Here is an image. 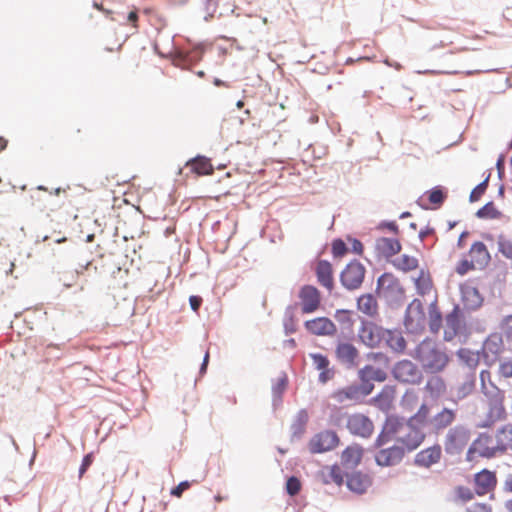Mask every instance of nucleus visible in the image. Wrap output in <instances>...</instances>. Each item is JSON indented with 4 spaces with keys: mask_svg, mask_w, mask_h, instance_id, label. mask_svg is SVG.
I'll return each instance as SVG.
<instances>
[{
    "mask_svg": "<svg viewBox=\"0 0 512 512\" xmlns=\"http://www.w3.org/2000/svg\"><path fill=\"white\" fill-rule=\"evenodd\" d=\"M496 438L501 453L509 447L512 448V425H507L499 430V432L496 434Z\"/></svg>",
    "mask_w": 512,
    "mask_h": 512,
    "instance_id": "obj_34",
    "label": "nucleus"
},
{
    "mask_svg": "<svg viewBox=\"0 0 512 512\" xmlns=\"http://www.w3.org/2000/svg\"><path fill=\"white\" fill-rule=\"evenodd\" d=\"M440 457V446H433L419 452L415 457V462L420 466L430 467L431 465L437 463Z\"/></svg>",
    "mask_w": 512,
    "mask_h": 512,
    "instance_id": "obj_24",
    "label": "nucleus"
},
{
    "mask_svg": "<svg viewBox=\"0 0 512 512\" xmlns=\"http://www.w3.org/2000/svg\"><path fill=\"white\" fill-rule=\"evenodd\" d=\"M372 485L373 476L370 473L356 470L346 475V486L352 493L365 494Z\"/></svg>",
    "mask_w": 512,
    "mask_h": 512,
    "instance_id": "obj_10",
    "label": "nucleus"
},
{
    "mask_svg": "<svg viewBox=\"0 0 512 512\" xmlns=\"http://www.w3.org/2000/svg\"><path fill=\"white\" fill-rule=\"evenodd\" d=\"M499 373L505 378L512 377V359L504 361L500 364Z\"/></svg>",
    "mask_w": 512,
    "mask_h": 512,
    "instance_id": "obj_50",
    "label": "nucleus"
},
{
    "mask_svg": "<svg viewBox=\"0 0 512 512\" xmlns=\"http://www.w3.org/2000/svg\"><path fill=\"white\" fill-rule=\"evenodd\" d=\"M478 269L470 259H464L459 262L456 267V272L460 275L466 274L470 270Z\"/></svg>",
    "mask_w": 512,
    "mask_h": 512,
    "instance_id": "obj_48",
    "label": "nucleus"
},
{
    "mask_svg": "<svg viewBox=\"0 0 512 512\" xmlns=\"http://www.w3.org/2000/svg\"><path fill=\"white\" fill-rule=\"evenodd\" d=\"M502 328L506 334L512 336V315L507 316L502 324Z\"/></svg>",
    "mask_w": 512,
    "mask_h": 512,
    "instance_id": "obj_59",
    "label": "nucleus"
},
{
    "mask_svg": "<svg viewBox=\"0 0 512 512\" xmlns=\"http://www.w3.org/2000/svg\"><path fill=\"white\" fill-rule=\"evenodd\" d=\"M364 449L360 444L353 443L341 453L340 462L344 468H355L363 459Z\"/></svg>",
    "mask_w": 512,
    "mask_h": 512,
    "instance_id": "obj_15",
    "label": "nucleus"
},
{
    "mask_svg": "<svg viewBox=\"0 0 512 512\" xmlns=\"http://www.w3.org/2000/svg\"><path fill=\"white\" fill-rule=\"evenodd\" d=\"M374 388V385L370 383V380H362L361 385H357L358 392L361 393V398L369 395Z\"/></svg>",
    "mask_w": 512,
    "mask_h": 512,
    "instance_id": "obj_53",
    "label": "nucleus"
},
{
    "mask_svg": "<svg viewBox=\"0 0 512 512\" xmlns=\"http://www.w3.org/2000/svg\"><path fill=\"white\" fill-rule=\"evenodd\" d=\"M392 265L402 272H410L418 268L419 262L416 257L403 254L392 261Z\"/></svg>",
    "mask_w": 512,
    "mask_h": 512,
    "instance_id": "obj_30",
    "label": "nucleus"
},
{
    "mask_svg": "<svg viewBox=\"0 0 512 512\" xmlns=\"http://www.w3.org/2000/svg\"><path fill=\"white\" fill-rule=\"evenodd\" d=\"M477 217L485 218V219H496L501 216V213L496 209L492 202L487 203L482 208H480L477 213Z\"/></svg>",
    "mask_w": 512,
    "mask_h": 512,
    "instance_id": "obj_36",
    "label": "nucleus"
},
{
    "mask_svg": "<svg viewBox=\"0 0 512 512\" xmlns=\"http://www.w3.org/2000/svg\"><path fill=\"white\" fill-rule=\"evenodd\" d=\"M424 320V311L422 303L419 300H413L406 311L405 323L406 325L416 321L418 324Z\"/></svg>",
    "mask_w": 512,
    "mask_h": 512,
    "instance_id": "obj_31",
    "label": "nucleus"
},
{
    "mask_svg": "<svg viewBox=\"0 0 512 512\" xmlns=\"http://www.w3.org/2000/svg\"><path fill=\"white\" fill-rule=\"evenodd\" d=\"M486 187H487V180H485L484 182H482L479 185H477L472 190V192L470 194V201L471 202L478 201L481 198L482 194L485 192Z\"/></svg>",
    "mask_w": 512,
    "mask_h": 512,
    "instance_id": "obj_49",
    "label": "nucleus"
},
{
    "mask_svg": "<svg viewBox=\"0 0 512 512\" xmlns=\"http://www.w3.org/2000/svg\"><path fill=\"white\" fill-rule=\"evenodd\" d=\"M414 357L422 368L430 373L441 372L449 362L446 352L437 343L429 339L423 340L417 346Z\"/></svg>",
    "mask_w": 512,
    "mask_h": 512,
    "instance_id": "obj_2",
    "label": "nucleus"
},
{
    "mask_svg": "<svg viewBox=\"0 0 512 512\" xmlns=\"http://www.w3.org/2000/svg\"><path fill=\"white\" fill-rule=\"evenodd\" d=\"M415 285L418 293L422 296L429 294L433 289V282L429 273L420 271L415 279Z\"/></svg>",
    "mask_w": 512,
    "mask_h": 512,
    "instance_id": "obj_33",
    "label": "nucleus"
},
{
    "mask_svg": "<svg viewBox=\"0 0 512 512\" xmlns=\"http://www.w3.org/2000/svg\"><path fill=\"white\" fill-rule=\"evenodd\" d=\"M470 296L475 298V301L472 305H470V308H475V307L480 306V304H481L480 296L476 289L471 288L464 292V300L465 301H467Z\"/></svg>",
    "mask_w": 512,
    "mask_h": 512,
    "instance_id": "obj_52",
    "label": "nucleus"
},
{
    "mask_svg": "<svg viewBox=\"0 0 512 512\" xmlns=\"http://www.w3.org/2000/svg\"><path fill=\"white\" fill-rule=\"evenodd\" d=\"M375 248L381 256L388 259L398 254L402 246L396 238L380 237L376 239Z\"/></svg>",
    "mask_w": 512,
    "mask_h": 512,
    "instance_id": "obj_20",
    "label": "nucleus"
},
{
    "mask_svg": "<svg viewBox=\"0 0 512 512\" xmlns=\"http://www.w3.org/2000/svg\"><path fill=\"white\" fill-rule=\"evenodd\" d=\"M337 321L345 325L348 329H352L354 320L352 319V313L348 310H337L335 315Z\"/></svg>",
    "mask_w": 512,
    "mask_h": 512,
    "instance_id": "obj_41",
    "label": "nucleus"
},
{
    "mask_svg": "<svg viewBox=\"0 0 512 512\" xmlns=\"http://www.w3.org/2000/svg\"><path fill=\"white\" fill-rule=\"evenodd\" d=\"M456 418L455 411L443 408L440 412L432 416L430 422L429 434H438L450 426Z\"/></svg>",
    "mask_w": 512,
    "mask_h": 512,
    "instance_id": "obj_14",
    "label": "nucleus"
},
{
    "mask_svg": "<svg viewBox=\"0 0 512 512\" xmlns=\"http://www.w3.org/2000/svg\"><path fill=\"white\" fill-rule=\"evenodd\" d=\"M346 427L352 435L361 438H369L374 432L373 421L362 413L348 415Z\"/></svg>",
    "mask_w": 512,
    "mask_h": 512,
    "instance_id": "obj_4",
    "label": "nucleus"
},
{
    "mask_svg": "<svg viewBox=\"0 0 512 512\" xmlns=\"http://www.w3.org/2000/svg\"><path fill=\"white\" fill-rule=\"evenodd\" d=\"M431 418L432 415L430 407L426 404H422L418 411L409 418V422L412 424L413 428L422 431L423 433V430H426L427 433H429Z\"/></svg>",
    "mask_w": 512,
    "mask_h": 512,
    "instance_id": "obj_22",
    "label": "nucleus"
},
{
    "mask_svg": "<svg viewBox=\"0 0 512 512\" xmlns=\"http://www.w3.org/2000/svg\"><path fill=\"white\" fill-rule=\"evenodd\" d=\"M351 242V251L355 254L362 255L363 254V244L357 239H349Z\"/></svg>",
    "mask_w": 512,
    "mask_h": 512,
    "instance_id": "obj_58",
    "label": "nucleus"
},
{
    "mask_svg": "<svg viewBox=\"0 0 512 512\" xmlns=\"http://www.w3.org/2000/svg\"><path fill=\"white\" fill-rule=\"evenodd\" d=\"M358 310L373 317L378 313V303L372 294H363L357 300Z\"/></svg>",
    "mask_w": 512,
    "mask_h": 512,
    "instance_id": "obj_27",
    "label": "nucleus"
},
{
    "mask_svg": "<svg viewBox=\"0 0 512 512\" xmlns=\"http://www.w3.org/2000/svg\"><path fill=\"white\" fill-rule=\"evenodd\" d=\"M455 493L458 499L463 502H467L473 499L474 493L468 487L459 486L455 489Z\"/></svg>",
    "mask_w": 512,
    "mask_h": 512,
    "instance_id": "obj_47",
    "label": "nucleus"
},
{
    "mask_svg": "<svg viewBox=\"0 0 512 512\" xmlns=\"http://www.w3.org/2000/svg\"><path fill=\"white\" fill-rule=\"evenodd\" d=\"M359 374L361 380H374L383 382L387 378V374L383 369L374 367L372 365H366L360 370Z\"/></svg>",
    "mask_w": 512,
    "mask_h": 512,
    "instance_id": "obj_32",
    "label": "nucleus"
},
{
    "mask_svg": "<svg viewBox=\"0 0 512 512\" xmlns=\"http://www.w3.org/2000/svg\"><path fill=\"white\" fill-rule=\"evenodd\" d=\"M189 303L192 308V310L197 311L202 303V298L199 296H190Z\"/></svg>",
    "mask_w": 512,
    "mask_h": 512,
    "instance_id": "obj_60",
    "label": "nucleus"
},
{
    "mask_svg": "<svg viewBox=\"0 0 512 512\" xmlns=\"http://www.w3.org/2000/svg\"><path fill=\"white\" fill-rule=\"evenodd\" d=\"M286 490L290 496L297 495L301 490V483L297 477H290L286 482Z\"/></svg>",
    "mask_w": 512,
    "mask_h": 512,
    "instance_id": "obj_44",
    "label": "nucleus"
},
{
    "mask_svg": "<svg viewBox=\"0 0 512 512\" xmlns=\"http://www.w3.org/2000/svg\"><path fill=\"white\" fill-rule=\"evenodd\" d=\"M138 20H139V17H138V13H137V10H132L128 13V16H127V21L128 23L131 24V26L137 30L138 29Z\"/></svg>",
    "mask_w": 512,
    "mask_h": 512,
    "instance_id": "obj_57",
    "label": "nucleus"
},
{
    "mask_svg": "<svg viewBox=\"0 0 512 512\" xmlns=\"http://www.w3.org/2000/svg\"><path fill=\"white\" fill-rule=\"evenodd\" d=\"M474 482L476 493L479 496H483L495 488L497 484V478L494 472L483 469L475 475Z\"/></svg>",
    "mask_w": 512,
    "mask_h": 512,
    "instance_id": "obj_16",
    "label": "nucleus"
},
{
    "mask_svg": "<svg viewBox=\"0 0 512 512\" xmlns=\"http://www.w3.org/2000/svg\"><path fill=\"white\" fill-rule=\"evenodd\" d=\"M329 480L330 482L341 486L344 483V475L339 465L334 464L329 468Z\"/></svg>",
    "mask_w": 512,
    "mask_h": 512,
    "instance_id": "obj_38",
    "label": "nucleus"
},
{
    "mask_svg": "<svg viewBox=\"0 0 512 512\" xmlns=\"http://www.w3.org/2000/svg\"><path fill=\"white\" fill-rule=\"evenodd\" d=\"M319 381L323 384L331 380L334 376V371L327 366V368H324L322 370H319Z\"/></svg>",
    "mask_w": 512,
    "mask_h": 512,
    "instance_id": "obj_55",
    "label": "nucleus"
},
{
    "mask_svg": "<svg viewBox=\"0 0 512 512\" xmlns=\"http://www.w3.org/2000/svg\"><path fill=\"white\" fill-rule=\"evenodd\" d=\"M457 356L463 363H465L467 366L471 368L476 367L479 363L478 353L471 351L470 349L467 348H461L457 352Z\"/></svg>",
    "mask_w": 512,
    "mask_h": 512,
    "instance_id": "obj_35",
    "label": "nucleus"
},
{
    "mask_svg": "<svg viewBox=\"0 0 512 512\" xmlns=\"http://www.w3.org/2000/svg\"><path fill=\"white\" fill-rule=\"evenodd\" d=\"M335 354L338 361L347 366H354L359 356V352L356 347L348 342L338 343Z\"/></svg>",
    "mask_w": 512,
    "mask_h": 512,
    "instance_id": "obj_21",
    "label": "nucleus"
},
{
    "mask_svg": "<svg viewBox=\"0 0 512 512\" xmlns=\"http://www.w3.org/2000/svg\"><path fill=\"white\" fill-rule=\"evenodd\" d=\"M403 446H392L380 450L376 456V463L380 466H391L401 461L403 457Z\"/></svg>",
    "mask_w": 512,
    "mask_h": 512,
    "instance_id": "obj_18",
    "label": "nucleus"
},
{
    "mask_svg": "<svg viewBox=\"0 0 512 512\" xmlns=\"http://www.w3.org/2000/svg\"><path fill=\"white\" fill-rule=\"evenodd\" d=\"M474 508L477 512H492L491 506L485 504V503H477L474 505Z\"/></svg>",
    "mask_w": 512,
    "mask_h": 512,
    "instance_id": "obj_62",
    "label": "nucleus"
},
{
    "mask_svg": "<svg viewBox=\"0 0 512 512\" xmlns=\"http://www.w3.org/2000/svg\"><path fill=\"white\" fill-rule=\"evenodd\" d=\"M446 325L450 331H445V339L450 340L458 333L461 327L460 309L458 306H455L452 312L446 316Z\"/></svg>",
    "mask_w": 512,
    "mask_h": 512,
    "instance_id": "obj_29",
    "label": "nucleus"
},
{
    "mask_svg": "<svg viewBox=\"0 0 512 512\" xmlns=\"http://www.w3.org/2000/svg\"><path fill=\"white\" fill-rule=\"evenodd\" d=\"M83 273V270L75 272H64L60 275L59 282H61L65 288H70L75 284V279Z\"/></svg>",
    "mask_w": 512,
    "mask_h": 512,
    "instance_id": "obj_39",
    "label": "nucleus"
},
{
    "mask_svg": "<svg viewBox=\"0 0 512 512\" xmlns=\"http://www.w3.org/2000/svg\"><path fill=\"white\" fill-rule=\"evenodd\" d=\"M185 167L197 176L211 175L214 171L210 160L204 156H197L187 161Z\"/></svg>",
    "mask_w": 512,
    "mask_h": 512,
    "instance_id": "obj_23",
    "label": "nucleus"
},
{
    "mask_svg": "<svg viewBox=\"0 0 512 512\" xmlns=\"http://www.w3.org/2000/svg\"><path fill=\"white\" fill-rule=\"evenodd\" d=\"M315 273L319 284L325 287L328 291H332L334 288V277L331 263L326 260L318 261Z\"/></svg>",
    "mask_w": 512,
    "mask_h": 512,
    "instance_id": "obj_19",
    "label": "nucleus"
},
{
    "mask_svg": "<svg viewBox=\"0 0 512 512\" xmlns=\"http://www.w3.org/2000/svg\"><path fill=\"white\" fill-rule=\"evenodd\" d=\"M299 305L303 314L317 311L321 305L320 291L313 285H304L298 293Z\"/></svg>",
    "mask_w": 512,
    "mask_h": 512,
    "instance_id": "obj_8",
    "label": "nucleus"
},
{
    "mask_svg": "<svg viewBox=\"0 0 512 512\" xmlns=\"http://www.w3.org/2000/svg\"><path fill=\"white\" fill-rule=\"evenodd\" d=\"M469 442L468 432L461 427L450 429L446 435V450L449 452H457L463 449Z\"/></svg>",
    "mask_w": 512,
    "mask_h": 512,
    "instance_id": "obj_13",
    "label": "nucleus"
},
{
    "mask_svg": "<svg viewBox=\"0 0 512 512\" xmlns=\"http://www.w3.org/2000/svg\"><path fill=\"white\" fill-rule=\"evenodd\" d=\"M395 389L391 386H385L381 392L374 398L375 405L382 411L388 412L393 407L395 399Z\"/></svg>",
    "mask_w": 512,
    "mask_h": 512,
    "instance_id": "obj_25",
    "label": "nucleus"
},
{
    "mask_svg": "<svg viewBox=\"0 0 512 512\" xmlns=\"http://www.w3.org/2000/svg\"><path fill=\"white\" fill-rule=\"evenodd\" d=\"M340 439L336 432L325 430L314 435L309 441V450L312 453H323L336 448Z\"/></svg>",
    "mask_w": 512,
    "mask_h": 512,
    "instance_id": "obj_7",
    "label": "nucleus"
},
{
    "mask_svg": "<svg viewBox=\"0 0 512 512\" xmlns=\"http://www.w3.org/2000/svg\"><path fill=\"white\" fill-rule=\"evenodd\" d=\"M430 316V329L432 332H438L442 324L441 313L432 306L429 311Z\"/></svg>",
    "mask_w": 512,
    "mask_h": 512,
    "instance_id": "obj_40",
    "label": "nucleus"
},
{
    "mask_svg": "<svg viewBox=\"0 0 512 512\" xmlns=\"http://www.w3.org/2000/svg\"><path fill=\"white\" fill-rule=\"evenodd\" d=\"M468 257L478 269L485 268L490 261L488 249L481 241L472 244L468 252Z\"/></svg>",
    "mask_w": 512,
    "mask_h": 512,
    "instance_id": "obj_17",
    "label": "nucleus"
},
{
    "mask_svg": "<svg viewBox=\"0 0 512 512\" xmlns=\"http://www.w3.org/2000/svg\"><path fill=\"white\" fill-rule=\"evenodd\" d=\"M92 463H93V454L92 453H88L83 458L82 464H81V466L79 468V478L80 479L83 477V475L85 474V472L91 466Z\"/></svg>",
    "mask_w": 512,
    "mask_h": 512,
    "instance_id": "obj_51",
    "label": "nucleus"
},
{
    "mask_svg": "<svg viewBox=\"0 0 512 512\" xmlns=\"http://www.w3.org/2000/svg\"><path fill=\"white\" fill-rule=\"evenodd\" d=\"M357 385H350L339 389L332 394V398L340 404L346 402H358L361 399V393L358 392Z\"/></svg>",
    "mask_w": 512,
    "mask_h": 512,
    "instance_id": "obj_26",
    "label": "nucleus"
},
{
    "mask_svg": "<svg viewBox=\"0 0 512 512\" xmlns=\"http://www.w3.org/2000/svg\"><path fill=\"white\" fill-rule=\"evenodd\" d=\"M393 376L400 382L419 383L422 375L414 363L409 360L399 361L393 368Z\"/></svg>",
    "mask_w": 512,
    "mask_h": 512,
    "instance_id": "obj_11",
    "label": "nucleus"
},
{
    "mask_svg": "<svg viewBox=\"0 0 512 512\" xmlns=\"http://www.w3.org/2000/svg\"><path fill=\"white\" fill-rule=\"evenodd\" d=\"M383 340L395 352L401 353L406 348V341L402 333L397 330H385Z\"/></svg>",
    "mask_w": 512,
    "mask_h": 512,
    "instance_id": "obj_28",
    "label": "nucleus"
},
{
    "mask_svg": "<svg viewBox=\"0 0 512 512\" xmlns=\"http://www.w3.org/2000/svg\"><path fill=\"white\" fill-rule=\"evenodd\" d=\"M349 249L345 242L341 239H336L332 243V254L335 258H341L348 253Z\"/></svg>",
    "mask_w": 512,
    "mask_h": 512,
    "instance_id": "obj_42",
    "label": "nucleus"
},
{
    "mask_svg": "<svg viewBox=\"0 0 512 512\" xmlns=\"http://www.w3.org/2000/svg\"><path fill=\"white\" fill-rule=\"evenodd\" d=\"M499 251L506 258L512 259V241L503 237L499 238Z\"/></svg>",
    "mask_w": 512,
    "mask_h": 512,
    "instance_id": "obj_45",
    "label": "nucleus"
},
{
    "mask_svg": "<svg viewBox=\"0 0 512 512\" xmlns=\"http://www.w3.org/2000/svg\"><path fill=\"white\" fill-rule=\"evenodd\" d=\"M189 487L190 483L188 481H183L171 490V495L180 498L183 492L189 489Z\"/></svg>",
    "mask_w": 512,
    "mask_h": 512,
    "instance_id": "obj_54",
    "label": "nucleus"
},
{
    "mask_svg": "<svg viewBox=\"0 0 512 512\" xmlns=\"http://www.w3.org/2000/svg\"><path fill=\"white\" fill-rule=\"evenodd\" d=\"M376 292L389 304H400L405 299V290L392 273H384L378 278Z\"/></svg>",
    "mask_w": 512,
    "mask_h": 512,
    "instance_id": "obj_3",
    "label": "nucleus"
},
{
    "mask_svg": "<svg viewBox=\"0 0 512 512\" xmlns=\"http://www.w3.org/2000/svg\"><path fill=\"white\" fill-rule=\"evenodd\" d=\"M428 199L430 203L440 205L443 203L445 199V194L442 191V189H440L439 187H435L428 193Z\"/></svg>",
    "mask_w": 512,
    "mask_h": 512,
    "instance_id": "obj_46",
    "label": "nucleus"
},
{
    "mask_svg": "<svg viewBox=\"0 0 512 512\" xmlns=\"http://www.w3.org/2000/svg\"><path fill=\"white\" fill-rule=\"evenodd\" d=\"M365 272V267L360 262L352 261L341 272L340 281L348 290H355L363 283Z\"/></svg>",
    "mask_w": 512,
    "mask_h": 512,
    "instance_id": "obj_5",
    "label": "nucleus"
},
{
    "mask_svg": "<svg viewBox=\"0 0 512 512\" xmlns=\"http://www.w3.org/2000/svg\"><path fill=\"white\" fill-rule=\"evenodd\" d=\"M53 240L55 243H63L66 241V237L65 236H60V232L58 233V235H50V236H45L43 238L44 241H47V240Z\"/></svg>",
    "mask_w": 512,
    "mask_h": 512,
    "instance_id": "obj_61",
    "label": "nucleus"
},
{
    "mask_svg": "<svg viewBox=\"0 0 512 512\" xmlns=\"http://www.w3.org/2000/svg\"><path fill=\"white\" fill-rule=\"evenodd\" d=\"M385 226H386L389 230H391V231H393V232H395V233H398V226L396 225V223H395V222L387 223V224H385Z\"/></svg>",
    "mask_w": 512,
    "mask_h": 512,
    "instance_id": "obj_64",
    "label": "nucleus"
},
{
    "mask_svg": "<svg viewBox=\"0 0 512 512\" xmlns=\"http://www.w3.org/2000/svg\"><path fill=\"white\" fill-rule=\"evenodd\" d=\"M310 358L312 359V363L317 370H322L329 366V360L326 356L320 353L310 354Z\"/></svg>",
    "mask_w": 512,
    "mask_h": 512,
    "instance_id": "obj_43",
    "label": "nucleus"
},
{
    "mask_svg": "<svg viewBox=\"0 0 512 512\" xmlns=\"http://www.w3.org/2000/svg\"><path fill=\"white\" fill-rule=\"evenodd\" d=\"M306 330L317 336H331L336 332L335 324L327 317H317L304 323Z\"/></svg>",
    "mask_w": 512,
    "mask_h": 512,
    "instance_id": "obj_12",
    "label": "nucleus"
},
{
    "mask_svg": "<svg viewBox=\"0 0 512 512\" xmlns=\"http://www.w3.org/2000/svg\"><path fill=\"white\" fill-rule=\"evenodd\" d=\"M416 402H417V395L413 392H407L403 396L402 405L404 407H411Z\"/></svg>",
    "mask_w": 512,
    "mask_h": 512,
    "instance_id": "obj_56",
    "label": "nucleus"
},
{
    "mask_svg": "<svg viewBox=\"0 0 512 512\" xmlns=\"http://www.w3.org/2000/svg\"><path fill=\"white\" fill-rule=\"evenodd\" d=\"M498 452L501 453L496 435L482 433L473 442L469 454H478L481 457L491 458Z\"/></svg>",
    "mask_w": 512,
    "mask_h": 512,
    "instance_id": "obj_6",
    "label": "nucleus"
},
{
    "mask_svg": "<svg viewBox=\"0 0 512 512\" xmlns=\"http://www.w3.org/2000/svg\"><path fill=\"white\" fill-rule=\"evenodd\" d=\"M425 433L412 427L409 420L389 416L387 417L375 445L381 447L390 441H396L409 451L416 449L424 440Z\"/></svg>",
    "mask_w": 512,
    "mask_h": 512,
    "instance_id": "obj_1",
    "label": "nucleus"
},
{
    "mask_svg": "<svg viewBox=\"0 0 512 512\" xmlns=\"http://www.w3.org/2000/svg\"><path fill=\"white\" fill-rule=\"evenodd\" d=\"M208 361H209V352L207 351L205 353V356H204V359H203V363H202V366H201V373H204L206 371V368H207V365H208Z\"/></svg>",
    "mask_w": 512,
    "mask_h": 512,
    "instance_id": "obj_63",
    "label": "nucleus"
},
{
    "mask_svg": "<svg viewBox=\"0 0 512 512\" xmlns=\"http://www.w3.org/2000/svg\"><path fill=\"white\" fill-rule=\"evenodd\" d=\"M505 415V409L501 400H495L491 403L489 418L492 421L500 420Z\"/></svg>",
    "mask_w": 512,
    "mask_h": 512,
    "instance_id": "obj_37",
    "label": "nucleus"
},
{
    "mask_svg": "<svg viewBox=\"0 0 512 512\" xmlns=\"http://www.w3.org/2000/svg\"><path fill=\"white\" fill-rule=\"evenodd\" d=\"M385 335V330L371 321H363L358 331L359 340L370 348L380 345Z\"/></svg>",
    "mask_w": 512,
    "mask_h": 512,
    "instance_id": "obj_9",
    "label": "nucleus"
}]
</instances>
